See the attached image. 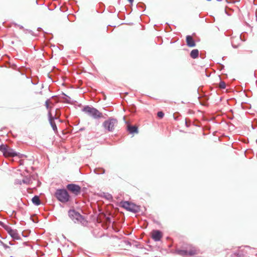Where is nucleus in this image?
Here are the masks:
<instances>
[{"label":"nucleus","mask_w":257,"mask_h":257,"mask_svg":"<svg viewBox=\"0 0 257 257\" xmlns=\"http://www.w3.org/2000/svg\"><path fill=\"white\" fill-rule=\"evenodd\" d=\"M54 196L60 202L66 203L70 200V196L65 189H57L54 194Z\"/></svg>","instance_id":"obj_1"},{"label":"nucleus","mask_w":257,"mask_h":257,"mask_svg":"<svg viewBox=\"0 0 257 257\" xmlns=\"http://www.w3.org/2000/svg\"><path fill=\"white\" fill-rule=\"evenodd\" d=\"M68 216L75 223H80L83 225H85L87 223L83 216L74 209L69 210Z\"/></svg>","instance_id":"obj_2"},{"label":"nucleus","mask_w":257,"mask_h":257,"mask_svg":"<svg viewBox=\"0 0 257 257\" xmlns=\"http://www.w3.org/2000/svg\"><path fill=\"white\" fill-rule=\"evenodd\" d=\"M82 111L88 116L94 119H99L102 117V113L99 111L96 108L89 105L85 106Z\"/></svg>","instance_id":"obj_3"},{"label":"nucleus","mask_w":257,"mask_h":257,"mask_svg":"<svg viewBox=\"0 0 257 257\" xmlns=\"http://www.w3.org/2000/svg\"><path fill=\"white\" fill-rule=\"evenodd\" d=\"M0 226L3 227L7 231L14 240L21 239V236L17 229H12L11 226L6 225L2 221H0Z\"/></svg>","instance_id":"obj_4"},{"label":"nucleus","mask_w":257,"mask_h":257,"mask_svg":"<svg viewBox=\"0 0 257 257\" xmlns=\"http://www.w3.org/2000/svg\"><path fill=\"white\" fill-rule=\"evenodd\" d=\"M117 124V120L116 118L109 117L103 122L102 126L108 132H113Z\"/></svg>","instance_id":"obj_5"},{"label":"nucleus","mask_w":257,"mask_h":257,"mask_svg":"<svg viewBox=\"0 0 257 257\" xmlns=\"http://www.w3.org/2000/svg\"><path fill=\"white\" fill-rule=\"evenodd\" d=\"M121 206L127 211L137 213L140 210V206L128 201L121 202Z\"/></svg>","instance_id":"obj_6"},{"label":"nucleus","mask_w":257,"mask_h":257,"mask_svg":"<svg viewBox=\"0 0 257 257\" xmlns=\"http://www.w3.org/2000/svg\"><path fill=\"white\" fill-rule=\"evenodd\" d=\"M4 155L5 157H18L19 158H22L24 156V155L15 152L14 149L10 148L8 145L6 148Z\"/></svg>","instance_id":"obj_7"},{"label":"nucleus","mask_w":257,"mask_h":257,"mask_svg":"<svg viewBox=\"0 0 257 257\" xmlns=\"http://www.w3.org/2000/svg\"><path fill=\"white\" fill-rule=\"evenodd\" d=\"M66 188L75 195H78L81 193V187L75 184H69L66 186Z\"/></svg>","instance_id":"obj_8"},{"label":"nucleus","mask_w":257,"mask_h":257,"mask_svg":"<svg viewBox=\"0 0 257 257\" xmlns=\"http://www.w3.org/2000/svg\"><path fill=\"white\" fill-rule=\"evenodd\" d=\"M48 116H49V121L51 125V127H52L53 130L54 131L55 133H56V134L57 133L58 130H57V125L56 124L55 122L54 121V119H57V117H53L50 111L48 113Z\"/></svg>","instance_id":"obj_9"},{"label":"nucleus","mask_w":257,"mask_h":257,"mask_svg":"<svg viewBox=\"0 0 257 257\" xmlns=\"http://www.w3.org/2000/svg\"><path fill=\"white\" fill-rule=\"evenodd\" d=\"M152 237L155 241H158L162 237V233L159 230H154L152 233Z\"/></svg>","instance_id":"obj_10"},{"label":"nucleus","mask_w":257,"mask_h":257,"mask_svg":"<svg viewBox=\"0 0 257 257\" xmlns=\"http://www.w3.org/2000/svg\"><path fill=\"white\" fill-rule=\"evenodd\" d=\"M186 43L188 47H193L196 46V43L192 36L188 35L186 36Z\"/></svg>","instance_id":"obj_11"},{"label":"nucleus","mask_w":257,"mask_h":257,"mask_svg":"<svg viewBox=\"0 0 257 257\" xmlns=\"http://www.w3.org/2000/svg\"><path fill=\"white\" fill-rule=\"evenodd\" d=\"M127 130L131 134L138 133V127L136 125H127Z\"/></svg>","instance_id":"obj_12"},{"label":"nucleus","mask_w":257,"mask_h":257,"mask_svg":"<svg viewBox=\"0 0 257 257\" xmlns=\"http://www.w3.org/2000/svg\"><path fill=\"white\" fill-rule=\"evenodd\" d=\"M32 201L33 204L36 205H39L41 204V200L40 197L38 196H35L32 199Z\"/></svg>","instance_id":"obj_13"},{"label":"nucleus","mask_w":257,"mask_h":257,"mask_svg":"<svg viewBox=\"0 0 257 257\" xmlns=\"http://www.w3.org/2000/svg\"><path fill=\"white\" fill-rule=\"evenodd\" d=\"M176 252L177 254L184 256L186 257L188 256V250H185V249H177L176 250Z\"/></svg>","instance_id":"obj_14"},{"label":"nucleus","mask_w":257,"mask_h":257,"mask_svg":"<svg viewBox=\"0 0 257 257\" xmlns=\"http://www.w3.org/2000/svg\"><path fill=\"white\" fill-rule=\"evenodd\" d=\"M190 55L192 58L195 59L198 57L199 51L197 49H193L191 51Z\"/></svg>","instance_id":"obj_15"},{"label":"nucleus","mask_w":257,"mask_h":257,"mask_svg":"<svg viewBox=\"0 0 257 257\" xmlns=\"http://www.w3.org/2000/svg\"><path fill=\"white\" fill-rule=\"evenodd\" d=\"M197 253V250L194 248H191L188 250V256H192L196 254Z\"/></svg>","instance_id":"obj_16"},{"label":"nucleus","mask_w":257,"mask_h":257,"mask_svg":"<svg viewBox=\"0 0 257 257\" xmlns=\"http://www.w3.org/2000/svg\"><path fill=\"white\" fill-rule=\"evenodd\" d=\"M94 172L97 174H102L105 173V170L102 168H98L95 169Z\"/></svg>","instance_id":"obj_17"},{"label":"nucleus","mask_w":257,"mask_h":257,"mask_svg":"<svg viewBox=\"0 0 257 257\" xmlns=\"http://www.w3.org/2000/svg\"><path fill=\"white\" fill-rule=\"evenodd\" d=\"M103 197H104L105 198H106V199L108 200H112V196L111 194H109V193H103Z\"/></svg>","instance_id":"obj_18"},{"label":"nucleus","mask_w":257,"mask_h":257,"mask_svg":"<svg viewBox=\"0 0 257 257\" xmlns=\"http://www.w3.org/2000/svg\"><path fill=\"white\" fill-rule=\"evenodd\" d=\"M62 94L65 96V97L63 98V99H65V102L68 103H71L70 101L71 98L64 93H63Z\"/></svg>","instance_id":"obj_19"},{"label":"nucleus","mask_w":257,"mask_h":257,"mask_svg":"<svg viewBox=\"0 0 257 257\" xmlns=\"http://www.w3.org/2000/svg\"><path fill=\"white\" fill-rule=\"evenodd\" d=\"M219 87L220 89H225L226 87V84L224 81H220L219 84Z\"/></svg>","instance_id":"obj_20"},{"label":"nucleus","mask_w":257,"mask_h":257,"mask_svg":"<svg viewBox=\"0 0 257 257\" xmlns=\"http://www.w3.org/2000/svg\"><path fill=\"white\" fill-rule=\"evenodd\" d=\"M7 146V145H3V144L0 145V151L3 152V154H5V152Z\"/></svg>","instance_id":"obj_21"},{"label":"nucleus","mask_w":257,"mask_h":257,"mask_svg":"<svg viewBox=\"0 0 257 257\" xmlns=\"http://www.w3.org/2000/svg\"><path fill=\"white\" fill-rule=\"evenodd\" d=\"M164 116V113L163 111H159L157 113V116L159 118H162Z\"/></svg>","instance_id":"obj_22"},{"label":"nucleus","mask_w":257,"mask_h":257,"mask_svg":"<svg viewBox=\"0 0 257 257\" xmlns=\"http://www.w3.org/2000/svg\"><path fill=\"white\" fill-rule=\"evenodd\" d=\"M45 106L47 109L49 108V99H47L45 102Z\"/></svg>","instance_id":"obj_23"},{"label":"nucleus","mask_w":257,"mask_h":257,"mask_svg":"<svg viewBox=\"0 0 257 257\" xmlns=\"http://www.w3.org/2000/svg\"><path fill=\"white\" fill-rule=\"evenodd\" d=\"M232 46L234 48H237L238 47V45H236L234 44L233 41L232 40L231 42Z\"/></svg>","instance_id":"obj_24"},{"label":"nucleus","mask_w":257,"mask_h":257,"mask_svg":"<svg viewBox=\"0 0 257 257\" xmlns=\"http://www.w3.org/2000/svg\"><path fill=\"white\" fill-rule=\"evenodd\" d=\"M2 244H3V246H4V247L5 249L9 248V246L7 244H5L4 243H2Z\"/></svg>","instance_id":"obj_25"},{"label":"nucleus","mask_w":257,"mask_h":257,"mask_svg":"<svg viewBox=\"0 0 257 257\" xmlns=\"http://www.w3.org/2000/svg\"><path fill=\"white\" fill-rule=\"evenodd\" d=\"M29 180L28 179H24L23 180V182L24 183L27 184L29 182Z\"/></svg>","instance_id":"obj_26"},{"label":"nucleus","mask_w":257,"mask_h":257,"mask_svg":"<svg viewBox=\"0 0 257 257\" xmlns=\"http://www.w3.org/2000/svg\"><path fill=\"white\" fill-rule=\"evenodd\" d=\"M185 124H186V125L187 127H188L189 125L188 124V122L187 121V120H185Z\"/></svg>","instance_id":"obj_27"},{"label":"nucleus","mask_w":257,"mask_h":257,"mask_svg":"<svg viewBox=\"0 0 257 257\" xmlns=\"http://www.w3.org/2000/svg\"><path fill=\"white\" fill-rule=\"evenodd\" d=\"M128 1L132 4L134 2V0H128Z\"/></svg>","instance_id":"obj_28"},{"label":"nucleus","mask_w":257,"mask_h":257,"mask_svg":"<svg viewBox=\"0 0 257 257\" xmlns=\"http://www.w3.org/2000/svg\"><path fill=\"white\" fill-rule=\"evenodd\" d=\"M9 244H10V245H14V243H12L11 241H10V242H9Z\"/></svg>","instance_id":"obj_29"},{"label":"nucleus","mask_w":257,"mask_h":257,"mask_svg":"<svg viewBox=\"0 0 257 257\" xmlns=\"http://www.w3.org/2000/svg\"><path fill=\"white\" fill-rule=\"evenodd\" d=\"M221 68H223L224 67V65H221Z\"/></svg>","instance_id":"obj_30"},{"label":"nucleus","mask_w":257,"mask_h":257,"mask_svg":"<svg viewBox=\"0 0 257 257\" xmlns=\"http://www.w3.org/2000/svg\"><path fill=\"white\" fill-rule=\"evenodd\" d=\"M41 29H41V28H38V30H39H39H41Z\"/></svg>","instance_id":"obj_31"},{"label":"nucleus","mask_w":257,"mask_h":257,"mask_svg":"<svg viewBox=\"0 0 257 257\" xmlns=\"http://www.w3.org/2000/svg\"><path fill=\"white\" fill-rule=\"evenodd\" d=\"M20 28H21V29H23V26H20Z\"/></svg>","instance_id":"obj_32"},{"label":"nucleus","mask_w":257,"mask_h":257,"mask_svg":"<svg viewBox=\"0 0 257 257\" xmlns=\"http://www.w3.org/2000/svg\"><path fill=\"white\" fill-rule=\"evenodd\" d=\"M56 97V96H53L52 97V98H53V97Z\"/></svg>","instance_id":"obj_33"}]
</instances>
